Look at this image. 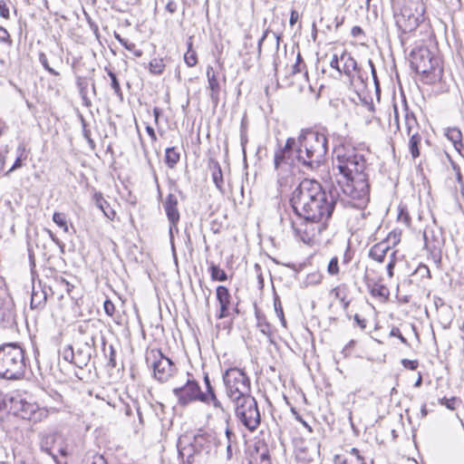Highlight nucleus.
Returning a JSON list of instances; mask_svg holds the SVG:
<instances>
[{"label":"nucleus","instance_id":"nucleus-9","mask_svg":"<svg viewBox=\"0 0 464 464\" xmlns=\"http://www.w3.org/2000/svg\"><path fill=\"white\" fill-rule=\"evenodd\" d=\"M297 142L295 138H288L284 147H279L274 155V169L277 172L278 183L282 186L291 173L293 162L292 154L296 150Z\"/></svg>","mask_w":464,"mask_h":464},{"label":"nucleus","instance_id":"nucleus-36","mask_svg":"<svg viewBox=\"0 0 464 464\" xmlns=\"http://www.w3.org/2000/svg\"><path fill=\"white\" fill-rule=\"evenodd\" d=\"M184 61L188 67H193L198 63V56L196 52L192 49V42L190 39L188 42V51L184 54Z\"/></svg>","mask_w":464,"mask_h":464},{"label":"nucleus","instance_id":"nucleus-43","mask_svg":"<svg viewBox=\"0 0 464 464\" xmlns=\"http://www.w3.org/2000/svg\"><path fill=\"white\" fill-rule=\"evenodd\" d=\"M396 254H397V251H392L389 256V262L386 266V270H387V274H388L389 277L393 276V270H394V267L396 265Z\"/></svg>","mask_w":464,"mask_h":464},{"label":"nucleus","instance_id":"nucleus-30","mask_svg":"<svg viewBox=\"0 0 464 464\" xmlns=\"http://www.w3.org/2000/svg\"><path fill=\"white\" fill-rule=\"evenodd\" d=\"M180 160V153L176 147L167 148L165 151V163L169 169H173Z\"/></svg>","mask_w":464,"mask_h":464},{"label":"nucleus","instance_id":"nucleus-29","mask_svg":"<svg viewBox=\"0 0 464 464\" xmlns=\"http://www.w3.org/2000/svg\"><path fill=\"white\" fill-rule=\"evenodd\" d=\"M250 464H271L269 450L266 445L256 448V453L252 457Z\"/></svg>","mask_w":464,"mask_h":464},{"label":"nucleus","instance_id":"nucleus-6","mask_svg":"<svg viewBox=\"0 0 464 464\" xmlns=\"http://www.w3.org/2000/svg\"><path fill=\"white\" fill-rule=\"evenodd\" d=\"M226 395L230 401L251 395V383L246 373L237 367L227 369L223 374Z\"/></svg>","mask_w":464,"mask_h":464},{"label":"nucleus","instance_id":"nucleus-1","mask_svg":"<svg viewBox=\"0 0 464 464\" xmlns=\"http://www.w3.org/2000/svg\"><path fill=\"white\" fill-rule=\"evenodd\" d=\"M334 169L342 176L338 179L343 196L341 202L353 208H364L370 198L366 160L353 148L337 147L334 150Z\"/></svg>","mask_w":464,"mask_h":464},{"label":"nucleus","instance_id":"nucleus-24","mask_svg":"<svg viewBox=\"0 0 464 464\" xmlns=\"http://www.w3.org/2000/svg\"><path fill=\"white\" fill-rule=\"evenodd\" d=\"M92 200L95 204V206L101 209L103 213V215L109 218L110 220H113L115 216H116V212L113 208H111L110 207V204L108 203V201L103 198V195L102 192L100 191H95L93 196H92Z\"/></svg>","mask_w":464,"mask_h":464},{"label":"nucleus","instance_id":"nucleus-13","mask_svg":"<svg viewBox=\"0 0 464 464\" xmlns=\"http://www.w3.org/2000/svg\"><path fill=\"white\" fill-rule=\"evenodd\" d=\"M174 395L178 398L179 404L185 407L193 401L206 403L207 397L203 394L200 386L195 380H188L181 387L173 390Z\"/></svg>","mask_w":464,"mask_h":464},{"label":"nucleus","instance_id":"nucleus-39","mask_svg":"<svg viewBox=\"0 0 464 464\" xmlns=\"http://www.w3.org/2000/svg\"><path fill=\"white\" fill-rule=\"evenodd\" d=\"M165 68V63L162 59L155 58L149 63V70L153 74H161Z\"/></svg>","mask_w":464,"mask_h":464},{"label":"nucleus","instance_id":"nucleus-23","mask_svg":"<svg viewBox=\"0 0 464 464\" xmlns=\"http://www.w3.org/2000/svg\"><path fill=\"white\" fill-rule=\"evenodd\" d=\"M424 246L429 251L433 262L440 266L441 262L440 254V241L431 242L430 241L429 231L425 230L423 233Z\"/></svg>","mask_w":464,"mask_h":464},{"label":"nucleus","instance_id":"nucleus-18","mask_svg":"<svg viewBox=\"0 0 464 464\" xmlns=\"http://www.w3.org/2000/svg\"><path fill=\"white\" fill-rule=\"evenodd\" d=\"M216 296L220 308L217 318L223 319L229 316L232 297L228 289L224 285H218L216 289Z\"/></svg>","mask_w":464,"mask_h":464},{"label":"nucleus","instance_id":"nucleus-56","mask_svg":"<svg viewBox=\"0 0 464 464\" xmlns=\"http://www.w3.org/2000/svg\"><path fill=\"white\" fill-rule=\"evenodd\" d=\"M340 58L338 57L337 54H334L331 61H330V66L333 68V69H335L337 70L340 73H342V68H340V65H339V62H340Z\"/></svg>","mask_w":464,"mask_h":464},{"label":"nucleus","instance_id":"nucleus-64","mask_svg":"<svg viewBox=\"0 0 464 464\" xmlns=\"http://www.w3.org/2000/svg\"><path fill=\"white\" fill-rule=\"evenodd\" d=\"M166 10L170 14H174L177 11V4L173 1H169L166 5Z\"/></svg>","mask_w":464,"mask_h":464},{"label":"nucleus","instance_id":"nucleus-28","mask_svg":"<svg viewBox=\"0 0 464 464\" xmlns=\"http://www.w3.org/2000/svg\"><path fill=\"white\" fill-rule=\"evenodd\" d=\"M445 136L452 142L454 149L461 153V150L464 148L461 131L458 128H448L445 130Z\"/></svg>","mask_w":464,"mask_h":464},{"label":"nucleus","instance_id":"nucleus-15","mask_svg":"<svg viewBox=\"0 0 464 464\" xmlns=\"http://www.w3.org/2000/svg\"><path fill=\"white\" fill-rule=\"evenodd\" d=\"M178 198L173 194H169L167 196L166 200L163 203V208L166 212V216L169 222V241L171 245V250L173 255L175 256V245H174V236H173V228H176V225L179 223L180 215L178 208Z\"/></svg>","mask_w":464,"mask_h":464},{"label":"nucleus","instance_id":"nucleus-38","mask_svg":"<svg viewBox=\"0 0 464 464\" xmlns=\"http://www.w3.org/2000/svg\"><path fill=\"white\" fill-rule=\"evenodd\" d=\"M82 464H108L104 457L97 453H88Z\"/></svg>","mask_w":464,"mask_h":464},{"label":"nucleus","instance_id":"nucleus-59","mask_svg":"<svg viewBox=\"0 0 464 464\" xmlns=\"http://www.w3.org/2000/svg\"><path fill=\"white\" fill-rule=\"evenodd\" d=\"M416 272L420 273L422 276H426L428 278L431 277L430 269L426 265H420Z\"/></svg>","mask_w":464,"mask_h":464},{"label":"nucleus","instance_id":"nucleus-41","mask_svg":"<svg viewBox=\"0 0 464 464\" xmlns=\"http://www.w3.org/2000/svg\"><path fill=\"white\" fill-rule=\"evenodd\" d=\"M37 407L28 402L22 403V418L31 420L35 413Z\"/></svg>","mask_w":464,"mask_h":464},{"label":"nucleus","instance_id":"nucleus-57","mask_svg":"<svg viewBox=\"0 0 464 464\" xmlns=\"http://www.w3.org/2000/svg\"><path fill=\"white\" fill-rule=\"evenodd\" d=\"M367 63H368V65H369V67L371 69V72H372V79L374 81V84H375L376 88L378 89L379 82H378L377 73H376V70H375L374 64H373L372 60H368Z\"/></svg>","mask_w":464,"mask_h":464},{"label":"nucleus","instance_id":"nucleus-32","mask_svg":"<svg viewBox=\"0 0 464 464\" xmlns=\"http://www.w3.org/2000/svg\"><path fill=\"white\" fill-rule=\"evenodd\" d=\"M104 70L107 72V74L111 79V87L113 90L114 94L121 101L123 99V93L116 73L108 67H105Z\"/></svg>","mask_w":464,"mask_h":464},{"label":"nucleus","instance_id":"nucleus-53","mask_svg":"<svg viewBox=\"0 0 464 464\" xmlns=\"http://www.w3.org/2000/svg\"><path fill=\"white\" fill-rule=\"evenodd\" d=\"M110 354L108 355V364L114 368L116 367V352L112 345H110Z\"/></svg>","mask_w":464,"mask_h":464},{"label":"nucleus","instance_id":"nucleus-19","mask_svg":"<svg viewBox=\"0 0 464 464\" xmlns=\"http://www.w3.org/2000/svg\"><path fill=\"white\" fill-rule=\"evenodd\" d=\"M340 60L343 63L342 72H343L345 75L349 77L353 76L354 73H356L358 78L363 81L358 64L356 61L353 59V57L351 55V53L343 52L340 56Z\"/></svg>","mask_w":464,"mask_h":464},{"label":"nucleus","instance_id":"nucleus-63","mask_svg":"<svg viewBox=\"0 0 464 464\" xmlns=\"http://www.w3.org/2000/svg\"><path fill=\"white\" fill-rule=\"evenodd\" d=\"M351 34L353 36V37H358L362 34H363V31L362 29L358 26V25H355L352 28V31H351Z\"/></svg>","mask_w":464,"mask_h":464},{"label":"nucleus","instance_id":"nucleus-10","mask_svg":"<svg viewBox=\"0 0 464 464\" xmlns=\"http://www.w3.org/2000/svg\"><path fill=\"white\" fill-rule=\"evenodd\" d=\"M146 362L152 367L154 377L160 382H168L176 372L175 364L160 350H151L147 354Z\"/></svg>","mask_w":464,"mask_h":464},{"label":"nucleus","instance_id":"nucleus-42","mask_svg":"<svg viewBox=\"0 0 464 464\" xmlns=\"http://www.w3.org/2000/svg\"><path fill=\"white\" fill-rule=\"evenodd\" d=\"M327 272L331 276H336L339 274V260L337 256L332 257L329 261Z\"/></svg>","mask_w":464,"mask_h":464},{"label":"nucleus","instance_id":"nucleus-55","mask_svg":"<svg viewBox=\"0 0 464 464\" xmlns=\"http://www.w3.org/2000/svg\"><path fill=\"white\" fill-rule=\"evenodd\" d=\"M302 72H304V73L307 74L306 66L304 63H295L292 66V72H291L292 75H295L296 73H299Z\"/></svg>","mask_w":464,"mask_h":464},{"label":"nucleus","instance_id":"nucleus-31","mask_svg":"<svg viewBox=\"0 0 464 464\" xmlns=\"http://www.w3.org/2000/svg\"><path fill=\"white\" fill-rule=\"evenodd\" d=\"M410 137L409 140V150L413 159H416L420 156V149L419 146L421 141V136L419 131L413 132L411 135H408Z\"/></svg>","mask_w":464,"mask_h":464},{"label":"nucleus","instance_id":"nucleus-11","mask_svg":"<svg viewBox=\"0 0 464 464\" xmlns=\"http://www.w3.org/2000/svg\"><path fill=\"white\" fill-rule=\"evenodd\" d=\"M207 442L204 434L181 436L178 440V452L184 463L192 464L196 454L199 453Z\"/></svg>","mask_w":464,"mask_h":464},{"label":"nucleus","instance_id":"nucleus-62","mask_svg":"<svg viewBox=\"0 0 464 464\" xmlns=\"http://www.w3.org/2000/svg\"><path fill=\"white\" fill-rule=\"evenodd\" d=\"M354 321L356 322V324H358V326L361 328V329H365L366 328V320L365 319H362L361 318L358 314H355L354 315Z\"/></svg>","mask_w":464,"mask_h":464},{"label":"nucleus","instance_id":"nucleus-33","mask_svg":"<svg viewBox=\"0 0 464 464\" xmlns=\"http://www.w3.org/2000/svg\"><path fill=\"white\" fill-rule=\"evenodd\" d=\"M17 157L13 164V166L5 173V176H8L11 172L14 171L17 169H20L23 166V160L26 159L25 148L24 145H19L17 148Z\"/></svg>","mask_w":464,"mask_h":464},{"label":"nucleus","instance_id":"nucleus-61","mask_svg":"<svg viewBox=\"0 0 464 464\" xmlns=\"http://www.w3.org/2000/svg\"><path fill=\"white\" fill-rule=\"evenodd\" d=\"M349 454L351 456L350 459H353V462L355 460H362V455L360 454L359 450H357L356 448H352L351 450L349 451Z\"/></svg>","mask_w":464,"mask_h":464},{"label":"nucleus","instance_id":"nucleus-45","mask_svg":"<svg viewBox=\"0 0 464 464\" xmlns=\"http://www.w3.org/2000/svg\"><path fill=\"white\" fill-rule=\"evenodd\" d=\"M226 438H227V459H230L233 456L232 446H231V439L235 437L234 433L228 429H226Z\"/></svg>","mask_w":464,"mask_h":464},{"label":"nucleus","instance_id":"nucleus-54","mask_svg":"<svg viewBox=\"0 0 464 464\" xmlns=\"http://www.w3.org/2000/svg\"><path fill=\"white\" fill-rule=\"evenodd\" d=\"M401 364L407 369L416 370L419 365V362L416 360L402 359Z\"/></svg>","mask_w":464,"mask_h":464},{"label":"nucleus","instance_id":"nucleus-37","mask_svg":"<svg viewBox=\"0 0 464 464\" xmlns=\"http://www.w3.org/2000/svg\"><path fill=\"white\" fill-rule=\"evenodd\" d=\"M78 88H79V92H80L81 98L82 100V104L85 107H91L92 102L87 96L88 82L83 80H79L78 81Z\"/></svg>","mask_w":464,"mask_h":464},{"label":"nucleus","instance_id":"nucleus-58","mask_svg":"<svg viewBox=\"0 0 464 464\" xmlns=\"http://www.w3.org/2000/svg\"><path fill=\"white\" fill-rule=\"evenodd\" d=\"M0 15L4 18L9 17V9L4 0H0Z\"/></svg>","mask_w":464,"mask_h":464},{"label":"nucleus","instance_id":"nucleus-44","mask_svg":"<svg viewBox=\"0 0 464 464\" xmlns=\"http://www.w3.org/2000/svg\"><path fill=\"white\" fill-rule=\"evenodd\" d=\"M459 400L456 397H451L450 399L443 397L439 400L440 404L444 405L449 410L454 411L456 409V403Z\"/></svg>","mask_w":464,"mask_h":464},{"label":"nucleus","instance_id":"nucleus-14","mask_svg":"<svg viewBox=\"0 0 464 464\" xmlns=\"http://www.w3.org/2000/svg\"><path fill=\"white\" fill-rule=\"evenodd\" d=\"M40 446L43 451L54 459H56V452L62 456H68L72 453V449L68 444L63 443V438L59 433H50L43 436Z\"/></svg>","mask_w":464,"mask_h":464},{"label":"nucleus","instance_id":"nucleus-20","mask_svg":"<svg viewBox=\"0 0 464 464\" xmlns=\"http://www.w3.org/2000/svg\"><path fill=\"white\" fill-rule=\"evenodd\" d=\"M92 345L88 342L80 344L76 350H74V364L81 369L87 366L92 357Z\"/></svg>","mask_w":464,"mask_h":464},{"label":"nucleus","instance_id":"nucleus-22","mask_svg":"<svg viewBox=\"0 0 464 464\" xmlns=\"http://www.w3.org/2000/svg\"><path fill=\"white\" fill-rule=\"evenodd\" d=\"M204 383L206 386V392H203V394L207 397L206 404L212 405L215 409L220 410L222 412H225L226 411L220 401L218 399L208 374H205L204 376Z\"/></svg>","mask_w":464,"mask_h":464},{"label":"nucleus","instance_id":"nucleus-16","mask_svg":"<svg viewBox=\"0 0 464 464\" xmlns=\"http://www.w3.org/2000/svg\"><path fill=\"white\" fill-rule=\"evenodd\" d=\"M391 241L393 245L398 244L400 242L399 236L390 233L387 239L374 244L369 250V257L378 263L384 262L385 257L389 256L392 251H394L390 246Z\"/></svg>","mask_w":464,"mask_h":464},{"label":"nucleus","instance_id":"nucleus-27","mask_svg":"<svg viewBox=\"0 0 464 464\" xmlns=\"http://www.w3.org/2000/svg\"><path fill=\"white\" fill-rule=\"evenodd\" d=\"M47 300L46 292L40 288L36 289L35 286H33L32 295H31V308L32 309H41L45 305Z\"/></svg>","mask_w":464,"mask_h":464},{"label":"nucleus","instance_id":"nucleus-48","mask_svg":"<svg viewBox=\"0 0 464 464\" xmlns=\"http://www.w3.org/2000/svg\"><path fill=\"white\" fill-rule=\"evenodd\" d=\"M103 309L107 315L112 316L115 312V305L110 299H106L103 303Z\"/></svg>","mask_w":464,"mask_h":464},{"label":"nucleus","instance_id":"nucleus-34","mask_svg":"<svg viewBox=\"0 0 464 464\" xmlns=\"http://www.w3.org/2000/svg\"><path fill=\"white\" fill-rule=\"evenodd\" d=\"M210 276L213 281L224 282L227 279V273L221 269L218 265L211 263L209 266Z\"/></svg>","mask_w":464,"mask_h":464},{"label":"nucleus","instance_id":"nucleus-17","mask_svg":"<svg viewBox=\"0 0 464 464\" xmlns=\"http://www.w3.org/2000/svg\"><path fill=\"white\" fill-rule=\"evenodd\" d=\"M396 24L403 34L411 33L419 26L421 16L416 14L411 9L404 7L395 15Z\"/></svg>","mask_w":464,"mask_h":464},{"label":"nucleus","instance_id":"nucleus-12","mask_svg":"<svg viewBox=\"0 0 464 464\" xmlns=\"http://www.w3.org/2000/svg\"><path fill=\"white\" fill-rule=\"evenodd\" d=\"M336 205V199L332 193H326V197H321L315 198L314 201L308 205L305 213H295L296 216L305 217L309 218H319L324 220H329L333 215L334 207Z\"/></svg>","mask_w":464,"mask_h":464},{"label":"nucleus","instance_id":"nucleus-47","mask_svg":"<svg viewBox=\"0 0 464 464\" xmlns=\"http://www.w3.org/2000/svg\"><path fill=\"white\" fill-rule=\"evenodd\" d=\"M274 305H275V311H276L277 316L280 318V321L282 322L283 325H285V319L284 316L283 308H282L280 300L277 297L275 299Z\"/></svg>","mask_w":464,"mask_h":464},{"label":"nucleus","instance_id":"nucleus-26","mask_svg":"<svg viewBox=\"0 0 464 464\" xmlns=\"http://www.w3.org/2000/svg\"><path fill=\"white\" fill-rule=\"evenodd\" d=\"M365 283L372 296L381 297L382 299H387L389 297L390 291L384 285L369 278L368 276H365Z\"/></svg>","mask_w":464,"mask_h":464},{"label":"nucleus","instance_id":"nucleus-52","mask_svg":"<svg viewBox=\"0 0 464 464\" xmlns=\"http://www.w3.org/2000/svg\"><path fill=\"white\" fill-rule=\"evenodd\" d=\"M334 464H354L353 459H350L343 455H335L334 459Z\"/></svg>","mask_w":464,"mask_h":464},{"label":"nucleus","instance_id":"nucleus-5","mask_svg":"<svg viewBox=\"0 0 464 464\" xmlns=\"http://www.w3.org/2000/svg\"><path fill=\"white\" fill-rule=\"evenodd\" d=\"M326 193L318 181L305 179L294 189L290 199L291 206L295 213H305L304 208H306L315 198L326 197Z\"/></svg>","mask_w":464,"mask_h":464},{"label":"nucleus","instance_id":"nucleus-50","mask_svg":"<svg viewBox=\"0 0 464 464\" xmlns=\"http://www.w3.org/2000/svg\"><path fill=\"white\" fill-rule=\"evenodd\" d=\"M390 336L398 337L403 344L409 345L407 339L401 334V333L398 327L392 328V330L390 332Z\"/></svg>","mask_w":464,"mask_h":464},{"label":"nucleus","instance_id":"nucleus-35","mask_svg":"<svg viewBox=\"0 0 464 464\" xmlns=\"http://www.w3.org/2000/svg\"><path fill=\"white\" fill-rule=\"evenodd\" d=\"M404 122L408 135H411L413 132L418 131L419 124L413 113L407 111L405 114Z\"/></svg>","mask_w":464,"mask_h":464},{"label":"nucleus","instance_id":"nucleus-3","mask_svg":"<svg viewBox=\"0 0 464 464\" xmlns=\"http://www.w3.org/2000/svg\"><path fill=\"white\" fill-rule=\"evenodd\" d=\"M411 68L421 74L427 83H434L442 75L439 59L435 57L427 46L414 48L410 53Z\"/></svg>","mask_w":464,"mask_h":464},{"label":"nucleus","instance_id":"nucleus-60","mask_svg":"<svg viewBox=\"0 0 464 464\" xmlns=\"http://www.w3.org/2000/svg\"><path fill=\"white\" fill-rule=\"evenodd\" d=\"M10 35L7 30L2 26H0V42L8 43L10 42Z\"/></svg>","mask_w":464,"mask_h":464},{"label":"nucleus","instance_id":"nucleus-46","mask_svg":"<svg viewBox=\"0 0 464 464\" xmlns=\"http://www.w3.org/2000/svg\"><path fill=\"white\" fill-rule=\"evenodd\" d=\"M39 62L41 63V64L44 66V68L49 72L51 74L53 75H58L59 73L54 70L53 69L52 67H50L49 63H48V60H47V57L46 55L44 53H39Z\"/></svg>","mask_w":464,"mask_h":464},{"label":"nucleus","instance_id":"nucleus-51","mask_svg":"<svg viewBox=\"0 0 464 464\" xmlns=\"http://www.w3.org/2000/svg\"><path fill=\"white\" fill-rule=\"evenodd\" d=\"M123 46L128 51L133 52V53L136 57H140L142 55V51L137 50L135 44L130 43L128 40L126 41V43H124Z\"/></svg>","mask_w":464,"mask_h":464},{"label":"nucleus","instance_id":"nucleus-7","mask_svg":"<svg viewBox=\"0 0 464 464\" xmlns=\"http://www.w3.org/2000/svg\"><path fill=\"white\" fill-rule=\"evenodd\" d=\"M295 236L304 244L313 245L321 233L328 227V221L319 218H309L296 216L291 222Z\"/></svg>","mask_w":464,"mask_h":464},{"label":"nucleus","instance_id":"nucleus-21","mask_svg":"<svg viewBox=\"0 0 464 464\" xmlns=\"http://www.w3.org/2000/svg\"><path fill=\"white\" fill-rule=\"evenodd\" d=\"M207 77L208 82V89L210 90V99L212 102L217 105L219 101L220 85L212 66L207 68Z\"/></svg>","mask_w":464,"mask_h":464},{"label":"nucleus","instance_id":"nucleus-49","mask_svg":"<svg viewBox=\"0 0 464 464\" xmlns=\"http://www.w3.org/2000/svg\"><path fill=\"white\" fill-rule=\"evenodd\" d=\"M63 356L65 361L70 362L74 364V361H75L74 349L72 346H69L68 349H66L63 352Z\"/></svg>","mask_w":464,"mask_h":464},{"label":"nucleus","instance_id":"nucleus-2","mask_svg":"<svg viewBox=\"0 0 464 464\" xmlns=\"http://www.w3.org/2000/svg\"><path fill=\"white\" fill-rule=\"evenodd\" d=\"M295 158L309 169H317L325 161L328 151L326 134L313 130H302L297 140Z\"/></svg>","mask_w":464,"mask_h":464},{"label":"nucleus","instance_id":"nucleus-25","mask_svg":"<svg viewBox=\"0 0 464 464\" xmlns=\"http://www.w3.org/2000/svg\"><path fill=\"white\" fill-rule=\"evenodd\" d=\"M209 169L211 170V177L212 180L216 186V188L222 193H225V188H224V178H223V172L220 167V164L218 161L215 160H210L209 163Z\"/></svg>","mask_w":464,"mask_h":464},{"label":"nucleus","instance_id":"nucleus-4","mask_svg":"<svg viewBox=\"0 0 464 464\" xmlns=\"http://www.w3.org/2000/svg\"><path fill=\"white\" fill-rule=\"evenodd\" d=\"M24 352L21 346L14 343L0 346V377L18 379L24 375Z\"/></svg>","mask_w":464,"mask_h":464},{"label":"nucleus","instance_id":"nucleus-40","mask_svg":"<svg viewBox=\"0 0 464 464\" xmlns=\"http://www.w3.org/2000/svg\"><path fill=\"white\" fill-rule=\"evenodd\" d=\"M53 221L64 232H68L69 227L67 225L66 217L63 213L55 212L53 216Z\"/></svg>","mask_w":464,"mask_h":464},{"label":"nucleus","instance_id":"nucleus-8","mask_svg":"<svg viewBox=\"0 0 464 464\" xmlns=\"http://www.w3.org/2000/svg\"><path fill=\"white\" fill-rule=\"evenodd\" d=\"M231 402L234 405L237 420L249 431H255L261 421V415L256 399L249 395Z\"/></svg>","mask_w":464,"mask_h":464}]
</instances>
